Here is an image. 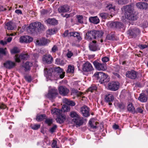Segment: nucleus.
I'll use <instances>...</instances> for the list:
<instances>
[{"mask_svg":"<svg viewBox=\"0 0 148 148\" xmlns=\"http://www.w3.org/2000/svg\"><path fill=\"white\" fill-rule=\"evenodd\" d=\"M126 76L132 79H135L137 77L136 72L133 70L127 72L126 74Z\"/></svg>","mask_w":148,"mask_h":148,"instance_id":"nucleus-17","label":"nucleus"},{"mask_svg":"<svg viewBox=\"0 0 148 148\" xmlns=\"http://www.w3.org/2000/svg\"><path fill=\"white\" fill-rule=\"evenodd\" d=\"M51 112L52 114L56 115L57 116L60 115L62 113V110L54 108L51 110Z\"/></svg>","mask_w":148,"mask_h":148,"instance_id":"nucleus-31","label":"nucleus"},{"mask_svg":"<svg viewBox=\"0 0 148 148\" xmlns=\"http://www.w3.org/2000/svg\"><path fill=\"white\" fill-rule=\"evenodd\" d=\"M4 65L6 68L10 69L14 67L16 64L14 62L9 61L4 63Z\"/></svg>","mask_w":148,"mask_h":148,"instance_id":"nucleus-22","label":"nucleus"},{"mask_svg":"<svg viewBox=\"0 0 148 148\" xmlns=\"http://www.w3.org/2000/svg\"><path fill=\"white\" fill-rule=\"evenodd\" d=\"M59 91L60 94L63 96L67 95L69 92V90L66 87L63 86L59 88Z\"/></svg>","mask_w":148,"mask_h":148,"instance_id":"nucleus-16","label":"nucleus"},{"mask_svg":"<svg viewBox=\"0 0 148 148\" xmlns=\"http://www.w3.org/2000/svg\"><path fill=\"white\" fill-rule=\"evenodd\" d=\"M66 55L68 58H70L73 55V53L70 51H68Z\"/></svg>","mask_w":148,"mask_h":148,"instance_id":"nucleus-57","label":"nucleus"},{"mask_svg":"<svg viewBox=\"0 0 148 148\" xmlns=\"http://www.w3.org/2000/svg\"><path fill=\"white\" fill-rule=\"evenodd\" d=\"M45 116H46L45 114L37 116L36 118V120L38 121H42L45 118Z\"/></svg>","mask_w":148,"mask_h":148,"instance_id":"nucleus-43","label":"nucleus"},{"mask_svg":"<svg viewBox=\"0 0 148 148\" xmlns=\"http://www.w3.org/2000/svg\"><path fill=\"white\" fill-rule=\"evenodd\" d=\"M42 60L44 62L50 64L53 61V58L50 55H46L43 56Z\"/></svg>","mask_w":148,"mask_h":148,"instance_id":"nucleus-21","label":"nucleus"},{"mask_svg":"<svg viewBox=\"0 0 148 148\" xmlns=\"http://www.w3.org/2000/svg\"><path fill=\"white\" fill-rule=\"evenodd\" d=\"M100 16L101 17L102 19H106L107 17V14L106 13H101L100 14Z\"/></svg>","mask_w":148,"mask_h":148,"instance_id":"nucleus-53","label":"nucleus"},{"mask_svg":"<svg viewBox=\"0 0 148 148\" xmlns=\"http://www.w3.org/2000/svg\"><path fill=\"white\" fill-rule=\"evenodd\" d=\"M6 106L3 104H2L0 105V109H4L6 108Z\"/></svg>","mask_w":148,"mask_h":148,"instance_id":"nucleus-64","label":"nucleus"},{"mask_svg":"<svg viewBox=\"0 0 148 148\" xmlns=\"http://www.w3.org/2000/svg\"><path fill=\"white\" fill-rule=\"evenodd\" d=\"M6 52V49L0 48V59L1 58L2 54L5 55Z\"/></svg>","mask_w":148,"mask_h":148,"instance_id":"nucleus-45","label":"nucleus"},{"mask_svg":"<svg viewBox=\"0 0 148 148\" xmlns=\"http://www.w3.org/2000/svg\"><path fill=\"white\" fill-rule=\"evenodd\" d=\"M125 11V16L127 19L132 21L137 18L136 15L134 14L133 8L131 5H127L124 7Z\"/></svg>","mask_w":148,"mask_h":148,"instance_id":"nucleus-1","label":"nucleus"},{"mask_svg":"<svg viewBox=\"0 0 148 148\" xmlns=\"http://www.w3.org/2000/svg\"><path fill=\"white\" fill-rule=\"evenodd\" d=\"M47 23L49 24L52 25H57L58 23L57 20L54 18H49L46 20Z\"/></svg>","mask_w":148,"mask_h":148,"instance_id":"nucleus-33","label":"nucleus"},{"mask_svg":"<svg viewBox=\"0 0 148 148\" xmlns=\"http://www.w3.org/2000/svg\"><path fill=\"white\" fill-rule=\"evenodd\" d=\"M55 33V31L53 29H49L47 31V34L50 35L53 34Z\"/></svg>","mask_w":148,"mask_h":148,"instance_id":"nucleus-51","label":"nucleus"},{"mask_svg":"<svg viewBox=\"0 0 148 148\" xmlns=\"http://www.w3.org/2000/svg\"><path fill=\"white\" fill-rule=\"evenodd\" d=\"M55 71L56 73H58L60 78L62 79L64 77L65 72L63 71L62 69L59 67H56L55 69Z\"/></svg>","mask_w":148,"mask_h":148,"instance_id":"nucleus-15","label":"nucleus"},{"mask_svg":"<svg viewBox=\"0 0 148 148\" xmlns=\"http://www.w3.org/2000/svg\"><path fill=\"white\" fill-rule=\"evenodd\" d=\"M73 121L76 124L79 126L82 125L84 122V118L82 117H80L79 116L78 117L76 118H74L73 119Z\"/></svg>","mask_w":148,"mask_h":148,"instance_id":"nucleus-18","label":"nucleus"},{"mask_svg":"<svg viewBox=\"0 0 148 148\" xmlns=\"http://www.w3.org/2000/svg\"><path fill=\"white\" fill-rule=\"evenodd\" d=\"M140 31L138 28H134L129 29L128 31V34H129L130 38H135L139 35Z\"/></svg>","mask_w":148,"mask_h":148,"instance_id":"nucleus-7","label":"nucleus"},{"mask_svg":"<svg viewBox=\"0 0 148 148\" xmlns=\"http://www.w3.org/2000/svg\"><path fill=\"white\" fill-rule=\"evenodd\" d=\"M119 86L120 84L119 82H112L108 83V88L111 90L116 91L118 90Z\"/></svg>","mask_w":148,"mask_h":148,"instance_id":"nucleus-6","label":"nucleus"},{"mask_svg":"<svg viewBox=\"0 0 148 148\" xmlns=\"http://www.w3.org/2000/svg\"><path fill=\"white\" fill-rule=\"evenodd\" d=\"M136 112H138L142 113L143 112V110L140 107H139L137 108Z\"/></svg>","mask_w":148,"mask_h":148,"instance_id":"nucleus-61","label":"nucleus"},{"mask_svg":"<svg viewBox=\"0 0 148 148\" xmlns=\"http://www.w3.org/2000/svg\"><path fill=\"white\" fill-rule=\"evenodd\" d=\"M97 88L96 86L93 85L88 88V91L92 92L93 91L96 90Z\"/></svg>","mask_w":148,"mask_h":148,"instance_id":"nucleus-48","label":"nucleus"},{"mask_svg":"<svg viewBox=\"0 0 148 148\" xmlns=\"http://www.w3.org/2000/svg\"><path fill=\"white\" fill-rule=\"evenodd\" d=\"M69 10V8L67 5H64L59 7L58 9L59 12H66Z\"/></svg>","mask_w":148,"mask_h":148,"instance_id":"nucleus-24","label":"nucleus"},{"mask_svg":"<svg viewBox=\"0 0 148 148\" xmlns=\"http://www.w3.org/2000/svg\"><path fill=\"white\" fill-rule=\"evenodd\" d=\"M32 63L30 62L27 61L23 64V67L24 68L25 71L29 70L30 68L32 66Z\"/></svg>","mask_w":148,"mask_h":148,"instance_id":"nucleus-25","label":"nucleus"},{"mask_svg":"<svg viewBox=\"0 0 148 148\" xmlns=\"http://www.w3.org/2000/svg\"><path fill=\"white\" fill-rule=\"evenodd\" d=\"M101 60L104 62H107L109 60V58L107 57H105L101 59Z\"/></svg>","mask_w":148,"mask_h":148,"instance_id":"nucleus-54","label":"nucleus"},{"mask_svg":"<svg viewBox=\"0 0 148 148\" xmlns=\"http://www.w3.org/2000/svg\"><path fill=\"white\" fill-rule=\"evenodd\" d=\"M70 32H69V31L68 30L66 31L63 34V35L64 36H70V35H69Z\"/></svg>","mask_w":148,"mask_h":148,"instance_id":"nucleus-59","label":"nucleus"},{"mask_svg":"<svg viewBox=\"0 0 148 148\" xmlns=\"http://www.w3.org/2000/svg\"><path fill=\"white\" fill-rule=\"evenodd\" d=\"M80 112L83 116L85 117H87L90 115L89 108L86 106L81 108Z\"/></svg>","mask_w":148,"mask_h":148,"instance_id":"nucleus-11","label":"nucleus"},{"mask_svg":"<svg viewBox=\"0 0 148 148\" xmlns=\"http://www.w3.org/2000/svg\"><path fill=\"white\" fill-rule=\"evenodd\" d=\"M14 24L11 22L7 23L5 24V28L8 30H12L14 27Z\"/></svg>","mask_w":148,"mask_h":148,"instance_id":"nucleus-29","label":"nucleus"},{"mask_svg":"<svg viewBox=\"0 0 148 148\" xmlns=\"http://www.w3.org/2000/svg\"><path fill=\"white\" fill-rule=\"evenodd\" d=\"M58 94V91L55 88H49L48 93L46 95V97L51 100L55 98Z\"/></svg>","mask_w":148,"mask_h":148,"instance_id":"nucleus-4","label":"nucleus"},{"mask_svg":"<svg viewBox=\"0 0 148 148\" xmlns=\"http://www.w3.org/2000/svg\"><path fill=\"white\" fill-rule=\"evenodd\" d=\"M110 26L112 28H120L123 26L122 23L120 22H114L110 23Z\"/></svg>","mask_w":148,"mask_h":148,"instance_id":"nucleus-23","label":"nucleus"},{"mask_svg":"<svg viewBox=\"0 0 148 148\" xmlns=\"http://www.w3.org/2000/svg\"><path fill=\"white\" fill-rule=\"evenodd\" d=\"M47 11L46 10L44 9L42 10L41 11V14L43 15L47 13Z\"/></svg>","mask_w":148,"mask_h":148,"instance_id":"nucleus-62","label":"nucleus"},{"mask_svg":"<svg viewBox=\"0 0 148 148\" xmlns=\"http://www.w3.org/2000/svg\"><path fill=\"white\" fill-rule=\"evenodd\" d=\"M114 99L113 95L111 93H108L106 95L105 100L107 102H110L112 101Z\"/></svg>","mask_w":148,"mask_h":148,"instance_id":"nucleus-27","label":"nucleus"},{"mask_svg":"<svg viewBox=\"0 0 148 148\" xmlns=\"http://www.w3.org/2000/svg\"><path fill=\"white\" fill-rule=\"evenodd\" d=\"M96 41L93 40L91 42L89 45V48L90 50L92 51H96L100 49Z\"/></svg>","mask_w":148,"mask_h":148,"instance_id":"nucleus-12","label":"nucleus"},{"mask_svg":"<svg viewBox=\"0 0 148 148\" xmlns=\"http://www.w3.org/2000/svg\"><path fill=\"white\" fill-rule=\"evenodd\" d=\"M33 40L32 37L28 36H24L20 37L19 42L21 43H29Z\"/></svg>","mask_w":148,"mask_h":148,"instance_id":"nucleus-13","label":"nucleus"},{"mask_svg":"<svg viewBox=\"0 0 148 148\" xmlns=\"http://www.w3.org/2000/svg\"><path fill=\"white\" fill-rule=\"evenodd\" d=\"M95 32V39L97 40L99 38H101L100 41L101 42H102L103 40L101 39L103 35V32L102 31H97L94 30Z\"/></svg>","mask_w":148,"mask_h":148,"instance_id":"nucleus-20","label":"nucleus"},{"mask_svg":"<svg viewBox=\"0 0 148 148\" xmlns=\"http://www.w3.org/2000/svg\"><path fill=\"white\" fill-rule=\"evenodd\" d=\"M25 78L26 80L29 82L31 81V77L30 76H25Z\"/></svg>","mask_w":148,"mask_h":148,"instance_id":"nucleus-60","label":"nucleus"},{"mask_svg":"<svg viewBox=\"0 0 148 148\" xmlns=\"http://www.w3.org/2000/svg\"><path fill=\"white\" fill-rule=\"evenodd\" d=\"M72 92L73 93L77 95H80L82 94L81 92L78 91L75 89H73L72 90Z\"/></svg>","mask_w":148,"mask_h":148,"instance_id":"nucleus-50","label":"nucleus"},{"mask_svg":"<svg viewBox=\"0 0 148 148\" xmlns=\"http://www.w3.org/2000/svg\"><path fill=\"white\" fill-rule=\"evenodd\" d=\"M127 109L128 111L132 112L134 113L135 112V108L134 106H133L132 104L131 103H129L128 105Z\"/></svg>","mask_w":148,"mask_h":148,"instance_id":"nucleus-35","label":"nucleus"},{"mask_svg":"<svg viewBox=\"0 0 148 148\" xmlns=\"http://www.w3.org/2000/svg\"><path fill=\"white\" fill-rule=\"evenodd\" d=\"M106 38L108 40H114V35L112 34H110L107 35Z\"/></svg>","mask_w":148,"mask_h":148,"instance_id":"nucleus-47","label":"nucleus"},{"mask_svg":"<svg viewBox=\"0 0 148 148\" xmlns=\"http://www.w3.org/2000/svg\"><path fill=\"white\" fill-rule=\"evenodd\" d=\"M90 21L95 24H97L99 23V20L97 16L91 17L89 18Z\"/></svg>","mask_w":148,"mask_h":148,"instance_id":"nucleus-30","label":"nucleus"},{"mask_svg":"<svg viewBox=\"0 0 148 148\" xmlns=\"http://www.w3.org/2000/svg\"><path fill=\"white\" fill-rule=\"evenodd\" d=\"M118 3L119 4L123 5L125 4V2L123 0H119L118 1Z\"/></svg>","mask_w":148,"mask_h":148,"instance_id":"nucleus-63","label":"nucleus"},{"mask_svg":"<svg viewBox=\"0 0 148 148\" xmlns=\"http://www.w3.org/2000/svg\"><path fill=\"white\" fill-rule=\"evenodd\" d=\"M29 57V56L27 54L23 53H21L20 55H16L15 56V61L18 62H20L21 60H26Z\"/></svg>","mask_w":148,"mask_h":148,"instance_id":"nucleus-8","label":"nucleus"},{"mask_svg":"<svg viewBox=\"0 0 148 148\" xmlns=\"http://www.w3.org/2000/svg\"><path fill=\"white\" fill-rule=\"evenodd\" d=\"M70 110V107L67 105H63L62 107L61 110L62 113L63 111L64 112H68Z\"/></svg>","mask_w":148,"mask_h":148,"instance_id":"nucleus-37","label":"nucleus"},{"mask_svg":"<svg viewBox=\"0 0 148 148\" xmlns=\"http://www.w3.org/2000/svg\"><path fill=\"white\" fill-rule=\"evenodd\" d=\"M69 35H70V36H73L74 37H76L79 40H82V38L80 36L79 34L77 32H70Z\"/></svg>","mask_w":148,"mask_h":148,"instance_id":"nucleus-32","label":"nucleus"},{"mask_svg":"<svg viewBox=\"0 0 148 148\" xmlns=\"http://www.w3.org/2000/svg\"><path fill=\"white\" fill-rule=\"evenodd\" d=\"M139 47L141 49H143L147 47V45H139Z\"/></svg>","mask_w":148,"mask_h":148,"instance_id":"nucleus-58","label":"nucleus"},{"mask_svg":"<svg viewBox=\"0 0 148 148\" xmlns=\"http://www.w3.org/2000/svg\"><path fill=\"white\" fill-rule=\"evenodd\" d=\"M57 127V126L56 125H53V126L51 127L50 130V131L51 132L53 133L55 132Z\"/></svg>","mask_w":148,"mask_h":148,"instance_id":"nucleus-52","label":"nucleus"},{"mask_svg":"<svg viewBox=\"0 0 148 148\" xmlns=\"http://www.w3.org/2000/svg\"><path fill=\"white\" fill-rule=\"evenodd\" d=\"M94 76L101 83L106 82L109 80L107 75L102 72H98L95 73Z\"/></svg>","mask_w":148,"mask_h":148,"instance_id":"nucleus-3","label":"nucleus"},{"mask_svg":"<svg viewBox=\"0 0 148 148\" xmlns=\"http://www.w3.org/2000/svg\"><path fill=\"white\" fill-rule=\"evenodd\" d=\"M74 15V14H73L72 13H71L69 14H65V15H64L63 14H61L62 16L64 17H66V19L68 18H71V22H72L73 21V19L71 18ZM66 20H67V19H66Z\"/></svg>","mask_w":148,"mask_h":148,"instance_id":"nucleus-36","label":"nucleus"},{"mask_svg":"<svg viewBox=\"0 0 148 148\" xmlns=\"http://www.w3.org/2000/svg\"><path fill=\"white\" fill-rule=\"evenodd\" d=\"M52 148H56L58 147L57 145V141L56 140H53L52 144Z\"/></svg>","mask_w":148,"mask_h":148,"instance_id":"nucleus-55","label":"nucleus"},{"mask_svg":"<svg viewBox=\"0 0 148 148\" xmlns=\"http://www.w3.org/2000/svg\"><path fill=\"white\" fill-rule=\"evenodd\" d=\"M74 66L71 65H69L68 67L67 72L73 73L74 72Z\"/></svg>","mask_w":148,"mask_h":148,"instance_id":"nucleus-41","label":"nucleus"},{"mask_svg":"<svg viewBox=\"0 0 148 148\" xmlns=\"http://www.w3.org/2000/svg\"><path fill=\"white\" fill-rule=\"evenodd\" d=\"M95 34L94 30L88 31L85 35V39L88 41L95 39Z\"/></svg>","mask_w":148,"mask_h":148,"instance_id":"nucleus-9","label":"nucleus"},{"mask_svg":"<svg viewBox=\"0 0 148 148\" xmlns=\"http://www.w3.org/2000/svg\"><path fill=\"white\" fill-rule=\"evenodd\" d=\"M138 99L140 101L144 102L147 101V98L146 95L143 93H142L140 94Z\"/></svg>","mask_w":148,"mask_h":148,"instance_id":"nucleus-28","label":"nucleus"},{"mask_svg":"<svg viewBox=\"0 0 148 148\" xmlns=\"http://www.w3.org/2000/svg\"><path fill=\"white\" fill-rule=\"evenodd\" d=\"M78 22L80 23H83V18L82 16L78 15L77 16Z\"/></svg>","mask_w":148,"mask_h":148,"instance_id":"nucleus-46","label":"nucleus"},{"mask_svg":"<svg viewBox=\"0 0 148 148\" xmlns=\"http://www.w3.org/2000/svg\"><path fill=\"white\" fill-rule=\"evenodd\" d=\"M82 70L85 72H90L92 71L93 68L91 64L88 62H86L82 66Z\"/></svg>","mask_w":148,"mask_h":148,"instance_id":"nucleus-10","label":"nucleus"},{"mask_svg":"<svg viewBox=\"0 0 148 148\" xmlns=\"http://www.w3.org/2000/svg\"><path fill=\"white\" fill-rule=\"evenodd\" d=\"M93 63L95 68L98 70L104 71L107 69V68L106 63H100L97 60L94 61Z\"/></svg>","mask_w":148,"mask_h":148,"instance_id":"nucleus-5","label":"nucleus"},{"mask_svg":"<svg viewBox=\"0 0 148 148\" xmlns=\"http://www.w3.org/2000/svg\"><path fill=\"white\" fill-rule=\"evenodd\" d=\"M44 26L40 22H36L30 24L27 27V30L33 33L34 31L39 29H42Z\"/></svg>","mask_w":148,"mask_h":148,"instance_id":"nucleus-2","label":"nucleus"},{"mask_svg":"<svg viewBox=\"0 0 148 148\" xmlns=\"http://www.w3.org/2000/svg\"><path fill=\"white\" fill-rule=\"evenodd\" d=\"M70 116L72 118H76L79 116L78 114L75 111H71L70 113Z\"/></svg>","mask_w":148,"mask_h":148,"instance_id":"nucleus-39","label":"nucleus"},{"mask_svg":"<svg viewBox=\"0 0 148 148\" xmlns=\"http://www.w3.org/2000/svg\"><path fill=\"white\" fill-rule=\"evenodd\" d=\"M63 102L71 106H74L75 105V103L74 102L72 101L69 100L66 98L63 99Z\"/></svg>","mask_w":148,"mask_h":148,"instance_id":"nucleus-34","label":"nucleus"},{"mask_svg":"<svg viewBox=\"0 0 148 148\" xmlns=\"http://www.w3.org/2000/svg\"><path fill=\"white\" fill-rule=\"evenodd\" d=\"M45 122L48 125H50L53 123V121L51 119H46Z\"/></svg>","mask_w":148,"mask_h":148,"instance_id":"nucleus-49","label":"nucleus"},{"mask_svg":"<svg viewBox=\"0 0 148 148\" xmlns=\"http://www.w3.org/2000/svg\"><path fill=\"white\" fill-rule=\"evenodd\" d=\"M144 3L142 2H138L136 3V7L140 9H144Z\"/></svg>","mask_w":148,"mask_h":148,"instance_id":"nucleus-42","label":"nucleus"},{"mask_svg":"<svg viewBox=\"0 0 148 148\" xmlns=\"http://www.w3.org/2000/svg\"><path fill=\"white\" fill-rule=\"evenodd\" d=\"M10 52L12 54H15L20 52L19 49L16 47H14L11 49Z\"/></svg>","mask_w":148,"mask_h":148,"instance_id":"nucleus-38","label":"nucleus"},{"mask_svg":"<svg viewBox=\"0 0 148 148\" xmlns=\"http://www.w3.org/2000/svg\"><path fill=\"white\" fill-rule=\"evenodd\" d=\"M57 118L56 119V121L57 122L60 123H63L66 120V116L65 115L62 114L61 113L60 115H58Z\"/></svg>","mask_w":148,"mask_h":148,"instance_id":"nucleus-26","label":"nucleus"},{"mask_svg":"<svg viewBox=\"0 0 148 148\" xmlns=\"http://www.w3.org/2000/svg\"><path fill=\"white\" fill-rule=\"evenodd\" d=\"M50 41L49 40L45 38H42L40 40H37L36 42V45H44L49 43Z\"/></svg>","mask_w":148,"mask_h":148,"instance_id":"nucleus-19","label":"nucleus"},{"mask_svg":"<svg viewBox=\"0 0 148 148\" xmlns=\"http://www.w3.org/2000/svg\"><path fill=\"white\" fill-rule=\"evenodd\" d=\"M45 75L48 81L51 78L53 69L52 68H45L44 70Z\"/></svg>","mask_w":148,"mask_h":148,"instance_id":"nucleus-14","label":"nucleus"},{"mask_svg":"<svg viewBox=\"0 0 148 148\" xmlns=\"http://www.w3.org/2000/svg\"><path fill=\"white\" fill-rule=\"evenodd\" d=\"M98 123L97 122H92L91 120L89 121V124L90 126L92 128L95 129L97 128L96 126V124Z\"/></svg>","mask_w":148,"mask_h":148,"instance_id":"nucleus-40","label":"nucleus"},{"mask_svg":"<svg viewBox=\"0 0 148 148\" xmlns=\"http://www.w3.org/2000/svg\"><path fill=\"white\" fill-rule=\"evenodd\" d=\"M40 124H34L31 125L32 129L34 130H37L40 128Z\"/></svg>","mask_w":148,"mask_h":148,"instance_id":"nucleus-44","label":"nucleus"},{"mask_svg":"<svg viewBox=\"0 0 148 148\" xmlns=\"http://www.w3.org/2000/svg\"><path fill=\"white\" fill-rule=\"evenodd\" d=\"M58 50L57 47L56 46L54 45L52 48L51 51L53 52H55L56 51Z\"/></svg>","mask_w":148,"mask_h":148,"instance_id":"nucleus-56","label":"nucleus"}]
</instances>
